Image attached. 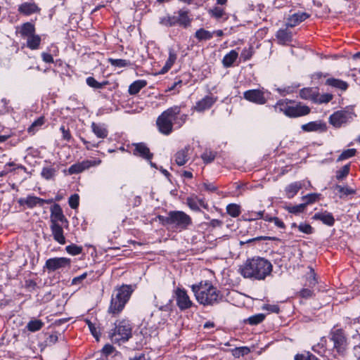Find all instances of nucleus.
<instances>
[{"label": "nucleus", "mask_w": 360, "mask_h": 360, "mask_svg": "<svg viewBox=\"0 0 360 360\" xmlns=\"http://www.w3.org/2000/svg\"><path fill=\"white\" fill-rule=\"evenodd\" d=\"M273 270L271 263L263 257L248 259L240 266L239 273L245 278L262 281L269 276Z\"/></svg>", "instance_id": "1"}, {"label": "nucleus", "mask_w": 360, "mask_h": 360, "mask_svg": "<svg viewBox=\"0 0 360 360\" xmlns=\"http://www.w3.org/2000/svg\"><path fill=\"white\" fill-rule=\"evenodd\" d=\"M197 301L202 305H213L222 299L221 292L209 281H201L191 286Z\"/></svg>", "instance_id": "2"}, {"label": "nucleus", "mask_w": 360, "mask_h": 360, "mask_svg": "<svg viewBox=\"0 0 360 360\" xmlns=\"http://www.w3.org/2000/svg\"><path fill=\"white\" fill-rule=\"evenodd\" d=\"M160 223L174 231L186 230L192 224L191 217L183 211H170L167 216L158 215Z\"/></svg>", "instance_id": "3"}, {"label": "nucleus", "mask_w": 360, "mask_h": 360, "mask_svg": "<svg viewBox=\"0 0 360 360\" xmlns=\"http://www.w3.org/2000/svg\"><path fill=\"white\" fill-rule=\"evenodd\" d=\"M134 288L131 285H122L115 288L111 297L108 312L112 316L118 315L129 300Z\"/></svg>", "instance_id": "4"}, {"label": "nucleus", "mask_w": 360, "mask_h": 360, "mask_svg": "<svg viewBox=\"0 0 360 360\" xmlns=\"http://www.w3.org/2000/svg\"><path fill=\"white\" fill-rule=\"evenodd\" d=\"M274 108L276 111L283 112L289 117H302L310 112V108L307 105L288 99L279 100Z\"/></svg>", "instance_id": "5"}, {"label": "nucleus", "mask_w": 360, "mask_h": 360, "mask_svg": "<svg viewBox=\"0 0 360 360\" xmlns=\"http://www.w3.org/2000/svg\"><path fill=\"white\" fill-rule=\"evenodd\" d=\"M180 112V107L174 105L162 112L156 120V125L161 134L168 136L172 132L174 122Z\"/></svg>", "instance_id": "6"}, {"label": "nucleus", "mask_w": 360, "mask_h": 360, "mask_svg": "<svg viewBox=\"0 0 360 360\" xmlns=\"http://www.w3.org/2000/svg\"><path fill=\"white\" fill-rule=\"evenodd\" d=\"M132 324L127 319H122L115 323V328L110 333L112 342L118 345L127 342L132 337Z\"/></svg>", "instance_id": "7"}, {"label": "nucleus", "mask_w": 360, "mask_h": 360, "mask_svg": "<svg viewBox=\"0 0 360 360\" xmlns=\"http://www.w3.org/2000/svg\"><path fill=\"white\" fill-rule=\"evenodd\" d=\"M355 114L351 111L338 110L333 113L329 117V122L336 128L353 120Z\"/></svg>", "instance_id": "8"}, {"label": "nucleus", "mask_w": 360, "mask_h": 360, "mask_svg": "<svg viewBox=\"0 0 360 360\" xmlns=\"http://www.w3.org/2000/svg\"><path fill=\"white\" fill-rule=\"evenodd\" d=\"M174 295L176 305L181 311L190 309L193 306V302L185 289L177 288L174 290Z\"/></svg>", "instance_id": "9"}, {"label": "nucleus", "mask_w": 360, "mask_h": 360, "mask_svg": "<svg viewBox=\"0 0 360 360\" xmlns=\"http://www.w3.org/2000/svg\"><path fill=\"white\" fill-rule=\"evenodd\" d=\"M101 162V160L99 159L85 160L71 165L68 169V173L70 174H79L91 167L99 165Z\"/></svg>", "instance_id": "10"}, {"label": "nucleus", "mask_w": 360, "mask_h": 360, "mask_svg": "<svg viewBox=\"0 0 360 360\" xmlns=\"http://www.w3.org/2000/svg\"><path fill=\"white\" fill-rule=\"evenodd\" d=\"M330 340L333 342V347L339 354H343L346 349V338L341 329L330 333Z\"/></svg>", "instance_id": "11"}, {"label": "nucleus", "mask_w": 360, "mask_h": 360, "mask_svg": "<svg viewBox=\"0 0 360 360\" xmlns=\"http://www.w3.org/2000/svg\"><path fill=\"white\" fill-rule=\"evenodd\" d=\"M70 259L66 257H53L46 261L44 269L49 271H55L58 269L69 266L70 265Z\"/></svg>", "instance_id": "12"}, {"label": "nucleus", "mask_w": 360, "mask_h": 360, "mask_svg": "<svg viewBox=\"0 0 360 360\" xmlns=\"http://www.w3.org/2000/svg\"><path fill=\"white\" fill-rule=\"evenodd\" d=\"M51 224H62L65 227H68V221L63 214V210L60 205L54 204L51 207V216H50Z\"/></svg>", "instance_id": "13"}, {"label": "nucleus", "mask_w": 360, "mask_h": 360, "mask_svg": "<svg viewBox=\"0 0 360 360\" xmlns=\"http://www.w3.org/2000/svg\"><path fill=\"white\" fill-rule=\"evenodd\" d=\"M243 98L252 103L263 105L266 102L264 92L260 89H250L243 93Z\"/></svg>", "instance_id": "14"}, {"label": "nucleus", "mask_w": 360, "mask_h": 360, "mask_svg": "<svg viewBox=\"0 0 360 360\" xmlns=\"http://www.w3.org/2000/svg\"><path fill=\"white\" fill-rule=\"evenodd\" d=\"M18 11L23 15H31L34 13H40L41 8L34 2H24L19 5Z\"/></svg>", "instance_id": "15"}, {"label": "nucleus", "mask_w": 360, "mask_h": 360, "mask_svg": "<svg viewBox=\"0 0 360 360\" xmlns=\"http://www.w3.org/2000/svg\"><path fill=\"white\" fill-rule=\"evenodd\" d=\"M217 99V97H214L213 96H206L196 103L195 105L193 107V110L197 112H203L208 110L214 105Z\"/></svg>", "instance_id": "16"}, {"label": "nucleus", "mask_w": 360, "mask_h": 360, "mask_svg": "<svg viewBox=\"0 0 360 360\" xmlns=\"http://www.w3.org/2000/svg\"><path fill=\"white\" fill-rule=\"evenodd\" d=\"M134 149L133 154L136 156H139L147 160H150L153 154L150 153L149 148L144 143H138L134 144Z\"/></svg>", "instance_id": "17"}, {"label": "nucleus", "mask_w": 360, "mask_h": 360, "mask_svg": "<svg viewBox=\"0 0 360 360\" xmlns=\"http://www.w3.org/2000/svg\"><path fill=\"white\" fill-rule=\"evenodd\" d=\"M21 206H27L28 208H33L37 205L42 206L46 201L34 195H28L27 198H21L18 200Z\"/></svg>", "instance_id": "18"}, {"label": "nucleus", "mask_w": 360, "mask_h": 360, "mask_svg": "<svg viewBox=\"0 0 360 360\" xmlns=\"http://www.w3.org/2000/svg\"><path fill=\"white\" fill-rule=\"evenodd\" d=\"M309 17V15L305 12L295 13L287 19L286 26L288 27H294L304 21Z\"/></svg>", "instance_id": "19"}, {"label": "nucleus", "mask_w": 360, "mask_h": 360, "mask_svg": "<svg viewBox=\"0 0 360 360\" xmlns=\"http://www.w3.org/2000/svg\"><path fill=\"white\" fill-rule=\"evenodd\" d=\"M63 226H64V225H62V224H54L50 225L53 239L60 245H64L66 242L63 234Z\"/></svg>", "instance_id": "20"}, {"label": "nucleus", "mask_w": 360, "mask_h": 360, "mask_svg": "<svg viewBox=\"0 0 360 360\" xmlns=\"http://www.w3.org/2000/svg\"><path fill=\"white\" fill-rule=\"evenodd\" d=\"M312 219L314 220L321 221L324 224L329 226H332L335 224V218L333 215L327 211L316 213L313 216Z\"/></svg>", "instance_id": "21"}, {"label": "nucleus", "mask_w": 360, "mask_h": 360, "mask_svg": "<svg viewBox=\"0 0 360 360\" xmlns=\"http://www.w3.org/2000/svg\"><path fill=\"white\" fill-rule=\"evenodd\" d=\"M35 26L30 22H27L21 25L19 27L18 33L23 39L32 37L35 34Z\"/></svg>", "instance_id": "22"}, {"label": "nucleus", "mask_w": 360, "mask_h": 360, "mask_svg": "<svg viewBox=\"0 0 360 360\" xmlns=\"http://www.w3.org/2000/svg\"><path fill=\"white\" fill-rule=\"evenodd\" d=\"M190 150V146H188L177 151V153L175 154V162L178 165L182 166L187 162L189 159Z\"/></svg>", "instance_id": "23"}, {"label": "nucleus", "mask_w": 360, "mask_h": 360, "mask_svg": "<svg viewBox=\"0 0 360 360\" xmlns=\"http://www.w3.org/2000/svg\"><path fill=\"white\" fill-rule=\"evenodd\" d=\"M189 11L181 9L178 11L176 18L177 24L184 27H187L191 25L192 19L189 17Z\"/></svg>", "instance_id": "24"}, {"label": "nucleus", "mask_w": 360, "mask_h": 360, "mask_svg": "<svg viewBox=\"0 0 360 360\" xmlns=\"http://www.w3.org/2000/svg\"><path fill=\"white\" fill-rule=\"evenodd\" d=\"M276 37L279 44L284 45L292 41V32L287 29H280L277 31Z\"/></svg>", "instance_id": "25"}, {"label": "nucleus", "mask_w": 360, "mask_h": 360, "mask_svg": "<svg viewBox=\"0 0 360 360\" xmlns=\"http://www.w3.org/2000/svg\"><path fill=\"white\" fill-rule=\"evenodd\" d=\"M302 188V184L300 181H295L288 185L285 188L286 197L289 199L292 198Z\"/></svg>", "instance_id": "26"}, {"label": "nucleus", "mask_w": 360, "mask_h": 360, "mask_svg": "<svg viewBox=\"0 0 360 360\" xmlns=\"http://www.w3.org/2000/svg\"><path fill=\"white\" fill-rule=\"evenodd\" d=\"M58 172V168L54 167L53 165L45 166L42 168L41 176L46 180L54 179Z\"/></svg>", "instance_id": "27"}, {"label": "nucleus", "mask_w": 360, "mask_h": 360, "mask_svg": "<svg viewBox=\"0 0 360 360\" xmlns=\"http://www.w3.org/2000/svg\"><path fill=\"white\" fill-rule=\"evenodd\" d=\"M238 57V52L236 50H231L224 56L222 59L223 66L226 68L231 67Z\"/></svg>", "instance_id": "28"}, {"label": "nucleus", "mask_w": 360, "mask_h": 360, "mask_svg": "<svg viewBox=\"0 0 360 360\" xmlns=\"http://www.w3.org/2000/svg\"><path fill=\"white\" fill-rule=\"evenodd\" d=\"M91 129L98 138L105 139L108 135V131L103 124L93 122L91 124Z\"/></svg>", "instance_id": "29"}, {"label": "nucleus", "mask_w": 360, "mask_h": 360, "mask_svg": "<svg viewBox=\"0 0 360 360\" xmlns=\"http://www.w3.org/2000/svg\"><path fill=\"white\" fill-rule=\"evenodd\" d=\"M326 84L342 91H346L349 86L347 82L335 78H328L326 81Z\"/></svg>", "instance_id": "30"}, {"label": "nucleus", "mask_w": 360, "mask_h": 360, "mask_svg": "<svg viewBox=\"0 0 360 360\" xmlns=\"http://www.w3.org/2000/svg\"><path fill=\"white\" fill-rule=\"evenodd\" d=\"M177 58V55L176 51L173 49H169V57L165 63V65L162 68L161 72L165 73L169 71V70L172 67L174 64Z\"/></svg>", "instance_id": "31"}, {"label": "nucleus", "mask_w": 360, "mask_h": 360, "mask_svg": "<svg viewBox=\"0 0 360 360\" xmlns=\"http://www.w3.org/2000/svg\"><path fill=\"white\" fill-rule=\"evenodd\" d=\"M146 84L147 82L146 80L139 79L134 82L129 87V94L130 95L137 94Z\"/></svg>", "instance_id": "32"}, {"label": "nucleus", "mask_w": 360, "mask_h": 360, "mask_svg": "<svg viewBox=\"0 0 360 360\" xmlns=\"http://www.w3.org/2000/svg\"><path fill=\"white\" fill-rule=\"evenodd\" d=\"M27 39V46L32 50L38 49L40 46L41 39L38 34H34L32 37H29Z\"/></svg>", "instance_id": "33"}, {"label": "nucleus", "mask_w": 360, "mask_h": 360, "mask_svg": "<svg viewBox=\"0 0 360 360\" xmlns=\"http://www.w3.org/2000/svg\"><path fill=\"white\" fill-rule=\"evenodd\" d=\"M45 117L44 116H41L37 118L35 121L32 122V124L28 127L27 132L34 135L35 133L41 128V127L45 123Z\"/></svg>", "instance_id": "34"}, {"label": "nucleus", "mask_w": 360, "mask_h": 360, "mask_svg": "<svg viewBox=\"0 0 360 360\" xmlns=\"http://www.w3.org/2000/svg\"><path fill=\"white\" fill-rule=\"evenodd\" d=\"M316 89L312 88H304L300 90V96L303 99L311 100L314 102Z\"/></svg>", "instance_id": "35"}, {"label": "nucleus", "mask_w": 360, "mask_h": 360, "mask_svg": "<svg viewBox=\"0 0 360 360\" xmlns=\"http://www.w3.org/2000/svg\"><path fill=\"white\" fill-rule=\"evenodd\" d=\"M44 323L39 319L30 320L27 324V328L30 332H36L41 329Z\"/></svg>", "instance_id": "36"}, {"label": "nucleus", "mask_w": 360, "mask_h": 360, "mask_svg": "<svg viewBox=\"0 0 360 360\" xmlns=\"http://www.w3.org/2000/svg\"><path fill=\"white\" fill-rule=\"evenodd\" d=\"M333 98V96L331 94H320L319 91L316 90L314 102L315 103H329Z\"/></svg>", "instance_id": "37"}, {"label": "nucleus", "mask_w": 360, "mask_h": 360, "mask_svg": "<svg viewBox=\"0 0 360 360\" xmlns=\"http://www.w3.org/2000/svg\"><path fill=\"white\" fill-rule=\"evenodd\" d=\"M195 37L199 40H209L213 37V33L203 28H200L195 32Z\"/></svg>", "instance_id": "38"}, {"label": "nucleus", "mask_w": 360, "mask_h": 360, "mask_svg": "<svg viewBox=\"0 0 360 360\" xmlns=\"http://www.w3.org/2000/svg\"><path fill=\"white\" fill-rule=\"evenodd\" d=\"M226 212L232 217H237L241 213L240 206L235 203L229 204L226 206Z\"/></svg>", "instance_id": "39"}, {"label": "nucleus", "mask_w": 360, "mask_h": 360, "mask_svg": "<svg viewBox=\"0 0 360 360\" xmlns=\"http://www.w3.org/2000/svg\"><path fill=\"white\" fill-rule=\"evenodd\" d=\"M284 208L289 213H292L294 214H298L304 211V210L306 208V204L302 203V204H300L297 205H287Z\"/></svg>", "instance_id": "40"}, {"label": "nucleus", "mask_w": 360, "mask_h": 360, "mask_svg": "<svg viewBox=\"0 0 360 360\" xmlns=\"http://www.w3.org/2000/svg\"><path fill=\"white\" fill-rule=\"evenodd\" d=\"M86 84L94 89H102L105 86L108 84V81H104L103 82H97L93 77H89L86 78Z\"/></svg>", "instance_id": "41"}, {"label": "nucleus", "mask_w": 360, "mask_h": 360, "mask_svg": "<svg viewBox=\"0 0 360 360\" xmlns=\"http://www.w3.org/2000/svg\"><path fill=\"white\" fill-rule=\"evenodd\" d=\"M108 60L114 67L125 68L131 65V62L128 60L108 58Z\"/></svg>", "instance_id": "42"}, {"label": "nucleus", "mask_w": 360, "mask_h": 360, "mask_svg": "<svg viewBox=\"0 0 360 360\" xmlns=\"http://www.w3.org/2000/svg\"><path fill=\"white\" fill-rule=\"evenodd\" d=\"M216 155V152L210 150H205L201 155V158L205 164H208L214 160Z\"/></svg>", "instance_id": "43"}, {"label": "nucleus", "mask_w": 360, "mask_h": 360, "mask_svg": "<svg viewBox=\"0 0 360 360\" xmlns=\"http://www.w3.org/2000/svg\"><path fill=\"white\" fill-rule=\"evenodd\" d=\"M320 193H309L302 198V200L304 201L303 204H306V207L308 205L312 204L320 199Z\"/></svg>", "instance_id": "44"}, {"label": "nucleus", "mask_w": 360, "mask_h": 360, "mask_svg": "<svg viewBox=\"0 0 360 360\" xmlns=\"http://www.w3.org/2000/svg\"><path fill=\"white\" fill-rule=\"evenodd\" d=\"M250 352V349L248 347H236L232 350V354L236 358H239L248 354Z\"/></svg>", "instance_id": "45"}, {"label": "nucleus", "mask_w": 360, "mask_h": 360, "mask_svg": "<svg viewBox=\"0 0 360 360\" xmlns=\"http://www.w3.org/2000/svg\"><path fill=\"white\" fill-rule=\"evenodd\" d=\"M265 319V316L263 314H257L249 317L245 322L250 325L255 326L262 323Z\"/></svg>", "instance_id": "46"}, {"label": "nucleus", "mask_w": 360, "mask_h": 360, "mask_svg": "<svg viewBox=\"0 0 360 360\" xmlns=\"http://www.w3.org/2000/svg\"><path fill=\"white\" fill-rule=\"evenodd\" d=\"M350 165L343 166L340 169L336 172V179L339 181L344 179L349 173Z\"/></svg>", "instance_id": "47"}, {"label": "nucleus", "mask_w": 360, "mask_h": 360, "mask_svg": "<svg viewBox=\"0 0 360 360\" xmlns=\"http://www.w3.org/2000/svg\"><path fill=\"white\" fill-rule=\"evenodd\" d=\"M356 153V150L354 148L347 149L342 151V153L338 158V161H342L354 157Z\"/></svg>", "instance_id": "48"}, {"label": "nucleus", "mask_w": 360, "mask_h": 360, "mask_svg": "<svg viewBox=\"0 0 360 360\" xmlns=\"http://www.w3.org/2000/svg\"><path fill=\"white\" fill-rule=\"evenodd\" d=\"M334 188L335 191H337L339 193L341 194L340 197H342V195H349L355 193V191L349 187L342 186L337 184L335 186Z\"/></svg>", "instance_id": "49"}, {"label": "nucleus", "mask_w": 360, "mask_h": 360, "mask_svg": "<svg viewBox=\"0 0 360 360\" xmlns=\"http://www.w3.org/2000/svg\"><path fill=\"white\" fill-rule=\"evenodd\" d=\"M321 127V124L316 122H310L307 124L302 125V129L304 131H316Z\"/></svg>", "instance_id": "50"}, {"label": "nucleus", "mask_w": 360, "mask_h": 360, "mask_svg": "<svg viewBox=\"0 0 360 360\" xmlns=\"http://www.w3.org/2000/svg\"><path fill=\"white\" fill-rule=\"evenodd\" d=\"M209 14L217 19H219L224 16L225 11L224 8L215 6L209 11Z\"/></svg>", "instance_id": "51"}, {"label": "nucleus", "mask_w": 360, "mask_h": 360, "mask_svg": "<svg viewBox=\"0 0 360 360\" xmlns=\"http://www.w3.org/2000/svg\"><path fill=\"white\" fill-rule=\"evenodd\" d=\"M65 250L68 253L72 255H78L82 252V247L78 246L75 244H72L66 246Z\"/></svg>", "instance_id": "52"}, {"label": "nucleus", "mask_w": 360, "mask_h": 360, "mask_svg": "<svg viewBox=\"0 0 360 360\" xmlns=\"http://www.w3.org/2000/svg\"><path fill=\"white\" fill-rule=\"evenodd\" d=\"M295 360H321L310 352L306 354H297L295 356Z\"/></svg>", "instance_id": "53"}, {"label": "nucleus", "mask_w": 360, "mask_h": 360, "mask_svg": "<svg viewBox=\"0 0 360 360\" xmlns=\"http://www.w3.org/2000/svg\"><path fill=\"white\" fill-rule=\"evenodd\" d=\"M309 272L307 276V281L310 287L314 286L317 283L316 274L312 267L309 266Z\"/></svg>", "instance_id": "54"}, {"label": "nucleus", "mask_w": 360, "mask_h": 360, "mask_svg": "<svg viewBox=\"0 0 360 360\" xmlns=\"http://www.w3.org/2000/svg\"><path fill=\"white\" fill-rule=\"evenodd\" d=\"M160 22L165 26L172 27L177 24L176 16H167L161 19Z\"/></svg>", "instance_id": "55"}, {"label": "nucleus", "mask_w": 360, "mask_h": 360, "mask_svg": "<svg viewBox=\"0 0 360 360\" xmlns=\"http://www.w3.org/2000/svg\"><path fill=\"white\" fill-rule=\"evenodd\" d=\"M86 323L88 325V327L91 331V334L98 341L99 340L100 332L97 330L95 325L91 321L86 319Z\"/></svg>", "instance_id": "56"}, {"label": "nucleus", "mask_w": 360, "mask_h": 360, "mask_svg": "<svg viewBox=\"0 0 360 360\" xmlns=\"http://www.w3.org/2000/svg\"><path fill=\"white\" fill-rule=\"evenodd\" d=\"M186 203L188 206L193 211H200L199 206L198 205L197 198H188L186 199Z\"/></svg>", "instance_id": "57"}, {"label": "nucleus", "mask_w": 360, "mask_h": 360, "mask_svg": "<svg viewBox=\"0 0 360 360\" xmlns=\"http://www.w3.org/2000/svg\"><path fill=\"white\" fill-rule=\"evenodd\" d=\"M298 230L306 234H311L313 233V228L309 224L301 223L297 226Z\"/></svg>", "instance_id": "58"}, {"label": "nucleus", "mask_w": 360, "mask_h": 360, "mask_svg": "<svg viewBox=\"0 0 360 360\" xmlns=\"http://www.w3.org/2000/svg\"><path fill=\"white\" fill-rule=\"evenodd\" d=\"M79 197L77 194L72 195L68 200L69 205L72 209H76L79 206Z\"/></svg>", "instance_id": "59"}, {"label": "nucleus", "mask_w": 360, "mask_h": 360, "mask_svg": "<svg viewBox=\"0 0 360 360\" xmlns=\"http://www.w3.org/2000/svg\"><path fill=\"white\" fill-rule=\"evenodd\" d=\"M115 350V348L112 345H111L110 344H106L103 347L101 352H102L103 355H104L105 357H107L110 354L113 353Z\"/></svg>", "instance_id": "60"}, {"label": "nucleus", "mask_w": 360, "mask_h": 360, "mask_svg": "<svg viewBox=\"0 0 360 360\" xmlns=\"http://www.w3.org/2000/svg\"><path fill=\"white\" fill-rule=\"evenodd\" d=\"M188 115L182 114L176 116V119L174 121V124H177L178 127H181L187 120Z\"/></svg>", "instance_id": "61"}, {"label": "nucleus", "mask_w": 360, "mask_h": 360, "mask_svg": "<svg viewBox=\"0 0 360 360\" xmlns=\"http://www.w3.org/2000/svg\"><path fill=\"white\" fill-rule=\"evenodd\" d=\"M16 169L15 165L13 162L7 163L4 166V170H1V176L4 174H8L9 172H12L13 170H15Z\"/></svg>", "instance_id": "62"}, {"label": "nucleus", "mask_w": 360, "mask_h": 360, "mask_svg": "<svg viewBox=\"0 0 360 360\" xmlns=\"http://www.w3.org/2000/svg\"><path fill=\"white\" fill-rule=\"evenodd\" d=\"M60 131L63 134V139L67 141H69L71 139V134L69 129H66L64 125H62L60 128Z\"/></svg>", "instance_id": "63"}, {"label": "nucleus", "mask_w": 360, "mask_h": 360, "mask_svg": "<svg viewBox=\"0 0 360 360\" xmlns=\"http://www.w3.org/2000/svg\"><path fill=\"white\" fill-rule=\"evenodd\" d=\"M263 309L269 311V312L278 314L280 311V308L276 304H266L263 307Z\"/></svg>", "instance_id": "64"}]
</instances>
